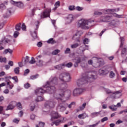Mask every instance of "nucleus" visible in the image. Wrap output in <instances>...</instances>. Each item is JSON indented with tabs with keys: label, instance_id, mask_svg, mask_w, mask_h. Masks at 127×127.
<instances>
[{
	"label": "nucleus",
	"instance_id": "f257e3e1",
	"mask_svg": "<svg viewBox=\"0 0 127 127\" xmlns=\"http://www.w3.org/2000/svg\"><path fill=\"white\" fill-rule=\"evenodd\" d=\"M58 79L57 77H51L49 80L47 82V84L44 86L43 89L40 88L36 89L35 93L37 96H41L42 94L47 92L49 94H53L55 93L56 88L55 85H57Z\"/></svg>",
	"mask_w": 127,
	"mask_h": 127
},
{
	"label": "nucleus",
	"instance_id": "f03ea898",
	"mask_svg": "<svg viewBox=\"0 0 127 127\" xmlns=\"http://www.w3.org/2000/svg\"><path fill=\"white\" fill-rule=\"evenodd\" d=\"M64 87L65 84H62L61 87L59 89L60 94H57L56 93H54V98H55V99H56V100H59V99H61L63 97H65V96L68 98L71 97V95H72V91L70 89H67L65 90L67 87Z\"/></svg>",
	"mask_w": 127,
	"mask_h": 127
},
{
	"label": "nucleus",
	"instance_id": "7ed1b4c3",
	"mask_svg": "<svg viewBox=\"0 0 127 127\" xmlns=\"http://www.w3.org/2000/svg\"><path fill=\"white\" fill-rule=\"evenodd\" d=\"M93 20H85L84 19H80L77 23V27H80L82 29H89L93 26Z\"/></svg>",
	"mask_w": 127,
	"mask_h": 127
},
{
	"label": "nucleus",
	"instance_id": "20e7f679",
	"mask_svg": "<svg viewBox=\"0 0 127 127\" xmlns=\"http://www.w3.org/2000/svg\"><path fill=\"white\" fill-rule=\"evenodd\" d=\"M97 76L93 74H89L87 77H83L77 80V85L78 87H81V85H84L88 82H91L93 79H96Z\"/></svg>",
	"mask_w": 127,
	"mask_h": 127
},
{
	"label": "nucleus",
	"instance_id": "39448f33",
	"mask_svg": "<svg viewBox=\"0 0 127 127\" xmlns=\"http://www.w3.org/2000/svg\"><path fill=\"white\" fill-rule=\"evenodd\" d=\"M59 100H60V101H59V103L56 108L57 111H60V112H64L66 111L67 107H68V104H67L65 101H63L62 99L61 98Z\"/></svg>",
	"mask_w": 127,
	"mask_h": 127
},
{
	"label": "nucleus",
	"instance_id": "423d86ee",
	"mask_svg": "<svg viewBox=\"0 0 127 127\" xmlns=\"http://www.w3.org/2000/svg\"><path fill=\"white\" fill-rule=\"evenodd\" d=\"M59 79L61 80V81H63V82L67 83L71 81V76H70L69 73L63 72L60 74L59 76Z\"/></svg>",
	"mask_w": 127,
	"mask_h": 127
},
{
	"label": "nucleus",
	"instance_id": "0eeeda50",
	"mask_svg": "<svg viewBox=\"0 0 127 127\" xmlns=\"http://www.w3.org/2000/svg\"><path fill=\"white\" fill-rule=\"evenodd\" d=\"M86 91V89L84 88H76L72 91V96L73 97H79L82 95L83 93Z\"/></svg>",
	"mask_w": 127,
	"mask_h": 127
},
{
	"label": "nucleus",
	"instance_id": "6e6552de",
	"mask_svg": "<svg viewBox=\"0 0 127 127\" xmlns=\"http://www.w3.org/2000/svg\"><path fill=\"white\" fill-rule=\"evenodd\" d=\"M112 20H113V16L107 15L105 16H101L100 21L101 22H109Z\"/></svg>",
	"mask_w": 127,
	"mask_h": 127
},
{
	"label": "nucleus",
	"instance_id": "1a4fd4ad",
	"mask_svg": "<svg viewBox=\"0 0 127 127\" xmlns=\"http://www.w3.org/2000/svg\"><path fill=\"white\" fill-rule=\"evenodd\" d=\"M37 23L38 24L36 25V26L34 27V30H32L31 31V34L33 38H37V30L38 28L39 27V22L37 21Z\"/></svg>",
	"mask_w": 127,
	"mask_h": 127
},
{
	"label": "nucleus",
	"instance_id": "9d476101",
	"mask_svg": "<svg viewBox=\"0 0 127 127\" xmlns=\"http://www.w3.org/2000/svg\"><path fill=\"white\" fill-rule=\"evenodd\" d=\"M74 19H75V16L73 15L72 14H69L65 17V24H70Z\"/></svg>",
	"mask_w": 127,
	"mask_h": 127
},
{
	"label": "nucleus",
	"instance_id": "9b49d317",
	"mask_svg": "<svg viewBox=\"0 0 127 127\" xmlns=\"http://www.w3.org/2000/svg\"><path fill=\"white\" fill-rule=\"evenodd\" d=\"M56 102H53L51 101H47L46 102L44 106L47 109H50L51 108H54Z\"/></svg>",
	"mask_w": 127,
	"mask_h": 127
},
{
	"label": "nucleus",
	"instance_id": "f8f14e48",
	"mask_svg": "<svg viewBox=\"0 0 127 127\" xmlns=\"http://www.w3.org/2000/svg\"><path fill=\"white\" fill-rule=\"evenodd\" d=\"M99 73L100 75L105 76V75H107L110 73V70L108 68H103L99 70Z\"/></svg>",
	"mask_w": 127,
	"mask_h": 127
},
{
	"label": "nucleus",
	"instance_id": "ddd939ff",
	"mask_svg": "<svg viewBox=\"0 0 127 127\" xmlns=\"http://www.w3.org/2000/svg\"><path fill=\"white\" fill-rule=\"evenodd\" d=\"M121 56L122 57H126L127 55V47L126 45L123 46L121 48Z\"/></svg>",
	"mask_w": 127,
	"mask_h": 127
},
{
	"label": "nucleus",
	"instance_id": "4468645a",
	"mask_svg": "<svg viewBox=\"0 0 127 127\" xmlns=\"http://www.w3.org/2000/svg\"><path fill=\"white\" fill-rule=\"evenodd\" d=\"M10 3H12V4H14V5H15L16 6H17L18 7H19L20 8H23L24 6V4L21 1H14L13 0H11Z\"/></svg>",
	"mask_w": 127,
	"mask_h": 127
},
{
	"label": "nucleus",
	"instance_id": "2eb2a0df",
	"mask_svg": "<svg viewBox=\"0 0 127 127\" xmlns=\"http://www.w3.org/2000/svg\"><path fill=\"white\" fill-rule=\"evenodd\" d=\"M52 118L51 119V121L52 122L54 120L56 119H58V118L60 117V116L58 114V112H56L55 111H52L51 113Z\"/></svg>",
	"mask_w": 127,
	"mask_h": 127
},
{
	"label": "nucleus",
	"instance_id": "dca6fc26",
	"mask_svg": "<svg viewBox=\"0 0 127 127\" xmlns=\"http://www.w3.org/2000/svg\"><path fill=\"white\" fill-rule=\"evenodd\" d=\"M83 33V31H77L75 35L73 36V39H78L80 38V36H81Z\"/></svg>",
	"mask_w": 127,
	"mask_h": 127
},
{
	"label": "nucleus",
	"instance_id": "f3484780",
	"mask_svg": "<svg viewBox=\"0 0 127 127\" xmlns=\"http://www.w3.org/2000/svg\"><path fill=\"white\" fill-rule=\"evenodd\" d=\"M50 12H51V9L48 8L46 9L43 13V16L44 18L48 17V16H50Z\"/></svg>",
	"mask_w": 127,
	"mask_h": 127
},
{
	"label": "nucleus",
	"instance_id": "a211bd4d",
	"mask_svg": "<svg viewBox=\"0 0 127 127\" xmlns=\"http://www.w3.org/2000/svg\"><path fill=\"white\" fill-rule=\"evenodd\" d=\"M120 10V8L117 9H107L106 10H104L103 11L104 13H110L112 14L113 12H115V11H119Z\"/></svg>",
	"mask_w": 127,
	"mask_h": 127
},
{
	"label": "nucleus",
	"instance_id": "6ab92c4d",
	"mask_svg": "<svg viewBox=\"0 0 127 127\" xmlns=\"http://www.w3.org/2000/svg\"><path fill=\"white\" fill-rule=\"evenodd\" d=\"M74 62V67L75 68H77L79 66V63H81V58L78 57L76 58L74 60H73Z\"/></svg>",
	"mask_w": 127,
	"mask_h": 127
},
{
	"label": "nucleus",
	"instance_id": "aec40b11",
	"mask_svg": "<svg viewBox=\"0 0 127 127\" xmlns=\"http://www.w3.org/2000/svg\"><path fill=\"white\" fill-rule=\"evenodd\" d=\"M16 106V102L14 101H12L10 102L9 105L7 106L6 111H8V110H12V109L14 108V107Z\"/></svg>",
	"mask_w": 127,
	"mask_h": 127
},
{
	"label": "nucleus",
	"instance_id": "412c9836",
	"mask_svg": "<svg viewBox=\"0 0 127 127\" xmlns=\"http://www.w3.org/2000/svg\"><path fill=\"white\" fill-rule=\"evenodd\" d=\"M11 12H12V8H8L5 14L4 15V17H8V16H10V15H11Z\"/></svg>",
	"mask_w": 127,
	"mask_h": 127
},
{
	"label": "nucleus",
	"instance_id": "4be33fe9",
	"mask_svg": "<svg viewBox=\"0 0 127 127\" xmlns=\"http://www.w3.org/2000/svg\"><path fill=\"white\" fill-rule=\"evenodd\" d=\"M13 52V51L9 48L5 49L4 51L3 52V54L4 55H6L8 53L11 55Z\"/></svg>",
	"mask_w": 127,
	"mask_h": 127
},
{
	"label": "nucleus",
	"instance_id": "5701e85b",
	"mask_svg": "<svg viewBox=\"0 0 127 127\" xmlns=\"http://www.w3.org/2000/svg\"><path fill=\"white\" fill-rule=\"evenodd\" d=\"M5 79V82L6 83V84L9 85L11 82H10V80H9V79H11V76H6L4 77Z\"/></svg>",
	"mask_w": 127,
	"mask_h": 127
},
{
	"label": "nucleus",
	"instance_id": "b1692460",
	"mask_svg": "<svg viewBox=\"0 0 127 127\" xmlns=\"http://www.w3.org/2000/svg\"><path fill=\"white\" fill-rule=\"evenodd\" d=\"M43 63H44V62H43L41 60H38V61L36 62V65L37 66H38L39 67H42L43 66Z\"/></svg>",
	"mask_w": 127,
	"mask_h": 127
},
{
	"label": "nucleus",
	"instance_id": "393cba45",
	"mask_svg": "<svg viewBox=\"0 0 127 127\" xmlns=\"http://www.w3.org/2000/svg\"><path fill=\"white\" fill-rule=\"evenodd\" d=\"M62 66H65V64H59L57 65H56L54 66L55 69H57V70H61L63 68V67H62Z\"/></svg>",
	"mask_w": 127,
	"mask_h": 127
},
{
	"label": "nucleus",
	"instance_id": "a878e982",
	"mask_svg": "<svg viewBox=\"0 0 127 127\" xmlns=\"http://www.w3.org/2000/svg\"><path fill=\"white\" fill-rule=\"evenodd\" d=\"M120 39V41L121 42L120 48H122V47L124 46V44H125V38H124L123 37H121Z\"/></svg>",
	"mask_w": 127,
	"mask_h": 127
},
{
	"label": "nucleus",
	"instance_id": "bb28decb",
	"mask_svg": "<svg viewBox=\"0 0 127 127\" xmlns=\"http://www.w3.org/2000/svg\"><path fill=\"white\" fill-rule=\"evenodd\" d=\"M100 115H101V111H99L98 112H93L91 114V117H93V118L98 117V116H100Z\"/></svg>",
	"mask_w": 127,
	"mask_h": 127
},
{
	"label": "nucleus",
	"instance_id": "cd10ccee",
	"mask_svg": "<svg viewBox=\"0 0 127 127\" xmlns=\"http://www.w3.org/2000/svg\"><path fill=\"white\" fill-rule=\"evenodd\" d=\"M78 119H85L87 118V114L86 113H82L81 114H79L78 116Z\"/></svg>",
	"mask_w": 127,
	"mask_h": 127
},
{
	"label": "nucleus",
	"instance_id": "c85d7f7f",
	"mask_svg": "<svg viewBox=\"0 0 127 127\" xmlns=\"http://www.w3.org/2000/svg\"><path fill=\"white\" fill-rule=\"evenodd\" d=\"M115 77H116V73L113 71H110L109 73V78H110V79H114Z\"/></svg>",
	"mask_w": 127,
	"mask_h": 127
},
{
	"label": "nucleus",
	"instance_id": "c756f323",
	"mask_svg": "<svg viewBox=\"0 0 127 127\" xmlns=\"http://www.w3.org/2000/svg\"><path fill=\"white\" fill-rule=\"evenodd\" d=\"M47 43L49 44H54V43H56V42L54 40L53 38H50L47 41Z\"/></svg>",
	"mask_w": 127,
	"mask_h": 127
},
{
	"label": "nucleus",
	"instance_id": "7c9ffc66",
	"mask_svg": "<svg viewBox=\"0 0 127 127\" xmlns=\"http://www.w3.org/2000/svg\"><path fill=\"white\" fill-rule=\"evenodd\" d=\"M0 62L1 63H6V58L0 57Z\"/></svg>",
	"mask_w": 127,
	"mask_h": 127
},
{
	"label": "nucleus",
	"instance_id": "2f4dec72",
	"mask_svg": "<svg viewBox=\"0 0 127 127\" xmlns=\"http://www.w3.org/2000/svg\"><path fill=\"white\" fill-rule=\"evenodd\" d=\"M36 102H41V101H43V98L41 97L40 95H38L37 98L35 99Z\"/></svg>",
	"mask_w": 127,
	"mask_h": 127
},
{
	"label": "nucleus",
	"instance_id": "473e14b6",
	"mask_svg": "<svg viewBox=\"0 0 127 127\" xmlns=\"http://www.w3.org/2000/svg\"><path fill=\"white\" fill-rule=\"evenodd\" d=\"M58 53H60V50L57 49L53 51L52 54V55H57Z\"/></svg>",
	"mask_w": 127,
	"mask_h": 127
},
{
	"label": "nucleus",
	"instance_id": "72a5a7b5",
	"mask_svg": "<svg viewBox=\"0 0 127 127\" xmlns=\"http://www.w3.org/2000/svg\"><path fill=\"white\" fill-rule=\"evenodd\" d=\"M116 107H117V106L113 105L112 106H109V109L112 110L113 112H116V111H117V108H116Z\"/></svg>",
	"mask_w": 127,
	"mask_h": 127
},
{
	"label": "nucleus",
	"instance_id": "f704fd0d",
	"mask_svg": "<svg viewBox=\"0 0 127 127\" xmlns=\"http://www.w3.org/2000/svg\"><path fill=\"white\" fill-rule=\"evenodd\" d=\"M55 7L53 8L54 10H55L57 8V7H59V6H60V1H58L57 2H56L55 4Z\"/></svg>",
	"mask_w": 127,
	"mask_h": 127
},
{
	"label": "nucleus",
	"instance_id": "c9c22d12",
	"mask_svg": "<svg viewBox=\"0 0 127 127\" xmlns=\"http://www.w3.org/2000/svg\"><path fill=\"white\" fill-rule=\"evenodd\" d=\"M20 28H21V23H20L16 25L15 29L18 31L20 30Z\"/></svg>",
	"mask_w": 127,
	"mask_h": 127
},
{
	"label": "nucleus",
	"instance_id": "e433bc0d",
	"mask_svg": "<svg viewBox=\"0 0 127 127\" xmlns=\"http://www.w3.org/2000/svg\"><path fill=\"white\" fill-rule=\"evenodd\" d=\"M87 105V103H83L81 106L79 107V110L80 111H83L85 108H86V106Z\"/></svg>",
	"mask_w": 127,
	"mask_h": 127
},
{
	"label": "nucleus",
	"instance_id": "4c0bfd02",
	"mask_svg": "<svg viewBox=\"0 0 127 127\" xmlns=\"http://www.w3.org/2000/svg\"><path fill=\"white\" fill-rule=\"evenodd\" d=\"M36 61H35V59H34L33 57H32L31 60L29 62V63L30 64H34L36 63Z\"/></svg>",
	"mask_w": 127,
	"mask_h": 127
},
{
	"label": "nucleus",
	"instance_id": "58836bf2",
	"mask_svg": "<svg viewBox=\"0 0 127 127\" xmlns=\"http://www.w3.org/2000/svg\"><path fill=\"white\" fill-rule=\"evenodd\" d=\"M29 62V57L26 56L24 59V64L26 65V64H27Z\"/></svg>",
	"mask_w": 127,
	"mask_h": 127
},
{
	"label": "nucleus",
	"instance_id": "ea45409f",
	"mask_svg": "<svg viewBox=\"0 0 127 127\" xmlns=\"http://www.w3.org/2000/svg\"><path fill=\"white\" fill-rule=\"evenodd\" d=\"M14 72L15 74H19V67H17L14 69Z\"/></svg>",
	"mask_w": 127,
	"mask_h": 127
},
{
	"label": "nucleus",
	"instance_id": "a19ab883",
	"mask_svg": "<svg viewBox=\"0 0 127 127\" xmlns=\"http://www.w3.org/2000/svg\"><path fill=\"white\" fill-rule=\"evenodd\" d=\"M61 123V120H57L55 122H53V124L55 125L56 126H59V125H60V123Z\"/></svg>",
	"mask_w": 127,
	"mask_h": 127
},
{
	"label": "nucleus",
	"instance_id": "79ce46f5",
	"mask_svg": "<svg viewBox=\"0 0 127 127\" xmlns=\"http://www.w3.org/2000/svg\"><path fill=\"white\" fill-rule=\"evenodd\" d=\"M64 66H65V67H67V68H71V67H72V66H73V64H72V63L70 62L67 63L66 64H64Z\"/></svg>",
	"mask_w": 127,
	"mask_h": 127
},
{
	"label": "nucleus",
	"instance_id": "37998d69",
	"mask_svg": "<svg viewBox=\"0 0 127 127\" xmlns=\"http://www.w3.org/2000/svg\"><path fill=\"white\" fill-rule=\"evenodd\" d=\"M78 46H79V44L76 43V44L71 45V48H72L73 49H74L75 48H77V47H78Z\"/></svg>",
	"mask_w": 127,
	"mask_h": 127
},
{
	"label": "nucleus",
	"instance_id": "c03bdc74",
	"mask_svg": "<svg viewBox=\"0 0 127 127\" xmlns=\"http://www.w3.org/2000/svg\"><path fill=\"white\" fill-rule=\"evenodd\" d=\"M12 80H14L15 83H18V78H17V76H14L11 78Z\"/></svg>",
	"mask_w": 127,
	"mask_h": 127
},
{
	"label": "nucleus",
	"instance_id": "a18cd8bd",
	"mask_svg": "<svg viewBox=\"0 0 127 127\" xmlns=\"http://www.w3.org/2000/svg\"><path fill=\"white\" fill-rule=\"evenodd\" d=\"M24 87L25 88V89H28V88H30V84H29V83H25L24 85Z\"/></svg>",
	"mask_w": 127,
	"mask_h": 127
},
{
	"label": "nucleus",
	"instance_id": "49530a36",
	"mask_svg": "<svg viewBox=\"0 0 127 127\" xmlns=\"http://www.w3.org/2000/svg\"><path fill=\"white\" fill-rule=\"evenodd\" d=\"M38 77V74H36L35 75H31L30 76L31 80H34V79H36Z\"/></svg>",
	"mask_w": 127,
	"mask_h": 127
},
{
	"label": "nucleus",
	"instance_id": "de8ad7c7",
	"mask_svg": "<svg viewBox=\"0 0 127 127\" xmlns=\"http://www.w3.org/2000/svg\"><path fill=\"white\" fill-rule=\"evenodd\" d=\"M75 104H76V103L72 102L69 105H68L67 104L68 108L69 109H71V108H72V106H75Z\"/></svg>",
	"mask_w": 127,
	"mask_h": 127
},
{
	"label": "nucleus",
	"instance_id": "09e8293b",
	"mask_svg": "<svg viewBox=\"0 0 127 127\" xmlns=\"http://www.w3.org/2000/svg\"><path fill=\"white\" fill-rule=\"evenodd\" d=\"M70 52H71V50H70V49H69L68 48H67L65 51H64V54H69V53H70Z\"/></svg>",
	"mask_w": 127,
	"mask_h": 127
},
{
	"label": "nucleus",
	"instance_id": "8fccbe9b",
	"mask_svg": "<svg viewBox=\"0 0 127 127\" xmlns=\"http://www.w3.org/2000/svg\"><path fill=\"white\" fill-rule=\"evenodd\" d=\"M4 38V44H5V43H10V40L6 39L5 38Z\"/></svg>",
	"mask_w": 127,
	"mask_h": 127
},
{
	"label": "nucleus",
	"instance_id": "3c124183",
	"mask_svg": "<svg viewBox=\"0 0 127 127\" xmlns=\"http://www.w3.org/2000/svg\"><path fill=\"white\" fill-rule=\"evenodd\" d=\"M121 93H122V91L119 90L118 91L113 92V94L115 95V96H117V95H119V94H121Z\"/></svg>",
	"mask_w": 127,
	"mask_h": 127
},
{
	"label": "nucleus",
	"instance_id": "603ef678",
	"mask_svg": "<svg viewBox=\"0 0 127 127\" xmlns=\"http://www.w3.org/2000/svg\"><path fill=\"white\" fill-rule=\"evenodd\" d=\"M83 9L84 8L83 7L79 6H78L76 7V10H78V11H81V10H83Z\"/></svg>",
	"mask_w": 127,
	"mask_h": 127
},
{
	"label": "nucleus",
	"instance_id": "864d4df0",
	"mask_svg": "<svg viewBox=\"0 0 127 127\" xmlns=\"http://www.w3.org/2000/svg\"><path fill=\"white\" fill-rule=\"evenodd\" d=\"M102 13L100 11H96L94 12L95 15H102Z\"/></svg>",
	"mask_w": 127,
	"mask_h": 127
},
{
	"label": "nucleus",
	"instance_id": "5fc2aeb1",
	"mask_svg": "<svg viewBox=\"0 0 127 127\" xmlns=\"http://www.w3.org/2000/svg\"><path fill=\"white\" fill-rule=\"evenodd\" d=\"M109 119L108 117H104L103 119H101V123H104V122H107Z\"/></svg>",
	"mask_w": 127,
	"mask_h": 127
},
{
	"label": "nucleus",
	"instance_id": "6e6d98bb",
	"mask_svg": "<svg viewBox=\"0 0 127 127\" xmlns=\"http://www.w3.org/2000/svg\"><path fill=\"white\" fill-rule=\"evenodd\" d=\"M30 70L29 69H26L24 72V76H26V75H27V74H28V73H29Z\"/></svg>",
	"mask_w": 127,
	"mask_h": 127
},
{
	"label": "nucleus",
	"instance_id": "4d7b16f0",
	"mask_svg": "<svg viewBox=\"0 0 127 127\" xmlns=\"http://www.w3.org/2000/svg\"><path fill=\"white\" fill-rule=\"evenodd\" d=\"M16 105L18 108V109H22V106H21V104L19 102L17 104L16 103Z\"/></svg>",
	"mask_w": 127,
	"mask_h": 127
},
{
	"label": "nucleus",
	"instance_id": "13d9d810",
	"mask_svg": "<svg viewBox=\"0 0 127 127\" xmlns=\"http://www.w3.org/2000/svg\"><path fill=\"white\" fill-rule=\"evenodd\" d=\"M21 28H22V30H24V31L26 30V26H25V24H24V23H23L22 24Z\"/></svg>",
	"mask_w": 127,
	"mask_h": 127
},
{
	"label": "nucleus",
	"instance_id": "bf43d9fd",
	"mask_svg": "<svg viewBox=\"0 0 127 127\" xmlns=\"http://www.w3.org/2000/svg\"><path fill=\"white\" fill-rule=\"evenodd\" d=\"M111 25H116V22L115 20H112L111 22L110 23Z\"/></svg>",
	"mask_w": 127,
	"mask_h": 127
},
{
	"label": "nucleus",
	"instance_id": "052dcab7",
	"mask_svg": "<svg viewBox=\"0 0 127 127\" xmlns=\"http://www.w3.org/2000/svg\"><path fill=\"white\" fill-rule=\"evenodd\" d=\"M19 33H18V32L17 31H15L14 33V34H13V36L15 38H16V37H17V36H18V34H19Z\"/></svg>",
	"mask_w": 127,
	"mask_h": 127
},
{
	"label": "nucleus",
	"instance_id": "680f3d73",
	"mask_svg": "<svg viewBox=\"0 0 127 127\" xmlns=\"http://www.w3.org/2000/svg\"><path fill=\"white\" fill-rule=\"evenodd\" d=\"M100 123V122L98 121L96 124H93L92 125H90V127H97Z\"/></svg>",
	"mask_w": 127,
	"mask_h": 127
},
{
	"label": "nucleus",
	"instance_id": "e2e57ef3",
	"mask_svg": "<svg viewBox=\"0 0 127 127\" xmlns=\"http://www.w3.org/2000/svg\"><path fill=\"white\" fill-rule=\"evenodd\" d=\"M13 123H15V124H18V123H19V119H17L16 118L14 119L13 120Z\"/></svg>",
	"mask_w": 127,
	"mask_h": 127
},
{
	"label": "nucleus",
	"instance_id": "0e129e2a",
	"mask_svg": "<svg viewBox=\"0 0 127 127\" xmlns=\"http://www.w3.org/2000/svg\"><path fill=\"white\" fill-rule=\"evenodd\" d=\"M39 126L40 127H44V126H45V123H44V122H39Z\"/></svg>",
	"mask_w": 127,
	"mask_h": 127
},
{
	"label": "nucleus",
	"instance_id": "69168bd1",
	"mask_svg": "<svg viewBox=\"0 0 127 127\" xmlns=\"http://www.w3.org/2000/svg\"><path fill=\"white\" fill-rule=\"evenodd\" d=\"M89 42V39L85 38L83 40V43L84 44H88V43Z\"/></svg>",
	"mask_w": 127,
	"mask_h": 127
},
{
	"label": "nucleus",
	"instance_id": "338daca9",
	"mask_svg": "<svg viewBox=\"0 0 127 127\" xmlns=\"http://www.w3.org/2000/svg\"><path fill=\"white\" fill-rule=\"evenodd\" d=\"M69 10H74L75 6H69L68 7Z\"/></svg>",
	"mask_w": 127,
	"mask_h": 127
},
{
	"label": "nucleus",
	"instance_id": "774afa93",
	"mask_svg": "<svg viewBox=\"0 0 127 127\" xmlns=\"http://www.w3.org/2000/svg\"><path fill=\"white\" fill-rule=\"evenodd\" d=\"M8 65L9 66H13V62L11 61H9L8 62Z\"/></svg>",
	"mask_w": 127,
	"mask_h": 127
}]
</instances>
